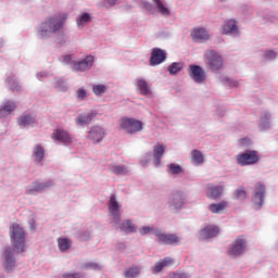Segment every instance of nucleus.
<instances>
[{"label":"nucleus","instance_id":"obj_17","mask_svg":"<svg viewBox=\"0 0 278 278\" xmlns=\"http://www.w3.org/2000/svg\"><path fill=\"white\" fill-rule=\"evenodd\" d=\"M273 113L268 110L261 111L258 119L260 131H268L273 128Z\"/></svg>","mask_w":278,"mask_h":278},{"label":"nucleus","instance_id":"obj_18","mask_svg":"<svg viewBox=\"0 0 278 278\" xmlns=\"http://www.w3.org/2000/svg\"><path fill=\"white\" fill-rule=\"evenodd\" d=\"M223 34L231 36V38H240V28L235 20H228L223 25Z\"/></svg>","mask_w":278,"mask_h":278},{"label":"nucleus","instance_id":"obj_55","mask_svg":"<svg viewBox=\"0 0 278 278\" xmlns=\"http://www.w3.org/2000/svg\"><path fill=\"white\" fill-rule=\"evenodd\" d=\"M141 166H147L149 164V159H143L140 161Z\"/></svg>","mask_w":278,"mask_h":278},{"label":"nucleus","instance_id":"obj_13","mask_svg":"<svg viewBox=\"0 0 278 278\" xmlns=\"http://www.w3.org/2000/svg\"><path fill=\"white\" fill-rule=\"evenodd\" d=\"M154 236L161 244L176 245L181 242V239L175 233H164L162 230H154Z\"/></svg>","mask_w":278,"mask_h":278},{"label":"nucleus","instance_id":"obj_41","mask_svg":"<svg viewBox=\"0 0 278 278\" xmlns=\"http://www.w3.org/2000/svg\"><path fill=\"white\" fill-rule=\"evenodd\" d=\"M167 173L168 175H180L184 173V168L179 164L172 163L167 165Z\"/></svg>","mask_w":278,"mask_h":278},{"label":"nucleus","instance_id":"obj_27","mask_svg":"<svg viewBox=\"0 0 278 278\" xmlns=\"http://www.w3.org/2000/svg\"><path fill=\"white\" fill-rule=\"evenodd\" d=\"M7 88L11 90L12 92H22L23 91V86L18 81V78H16V75L11 74L8 76L5 79Z\"/></svg>","mask_w":278,"mask_h":278},{"label":"nucleus","instance_id":"obj_31","mask_svg":"<svg viewBox=\"0 0 278 278\" xmlns=\"http://www.w3.org/2000/svg\"><path fill=\"white\" fill-rule=\"evenodd\" d=\"M152 1L161 16H164V18H168V16H170V9H168V5H166V2L164 0Z\"/></svg>","mask_w":278,"mask_h":278},{"label":"nucleus","instance_id":"obj_46","mask_svg":"<svg viewBox=\"0 0 278 278\" xmlns=\"http://www.w3.org/2000/svg\"><path fill=\"white\" fill-rule=\"evenodd\" d=\"M157 229L160 228H153V226H142L141 228H139V233L140 236H147L149 233L155 236V230Z\"/></svg>","mask_w":278,"mask_h":278},{"label":"nucleus","instance_id":"obj_1","mask_svg":"<svg viewBox=\"0 0 278 278\" xmlns=\"http://www.w3.org/2000/svg\"><path fill=\"white\" fill-rule=\"evenodd\" d=\"M68 15L66 13H59L46 18V21L41 22L37 27V36L40 40H49V38H53V36H58L62 29H64V25Z\"/></svg>","mask_w":278,"mask_h":278},{"label":"nucleus","instance_id":"obj_12","mask_svg":"<svg viewBox=\"0 0 278 278\" xmlns=\"http://www.w3.org/2000/svg\"><path fill=\"white\" fill-rule=\"evenodd\" d=\"M53 180L46 181H34L31 185L26 187V194H40V192H45V190H49V188H53Z\"/></svg>","mask_w":278,"mask_h":278},{"label":"nucleus","instance_id":"obj_60","mask_svg":"<svg viewBox=\"0 0 278 278\" xmlns=\"http://www.w3.org/2000/svg\"><path fill=\"white\" fill-rule=\"evenodd\" d=\"M219 1H222V2H223V1H225V0H219Z\"/></svg>","mask_w":278,"mask_h":278},{"label":"nucleus","instance_id":"obj_14","mask_svg":"<svg viewBox=\"0 0 278 278\" xmlns=\"http://www.w3.org/2000/svg\"><path fill=\"white\" fill-rule=\"evenodd\" d=\"M87 138L93 144H98L99 142H102L103 138H105V128L99 125L91 126L87 134Z\"/></svg>","mask_w":278,"mask_h":278},{"label":"nucleus","instance_id":"obj_42","mask_svg":"<svg viewBox=\"0 0 278 278\" xmlns=\"http://www.w3.org/2000/svg\"><path fill=\"white\" fill-rule=\"evenodd\" d=\"M61 62L63 64H66V66H70V68L73 71V65L75 64V55L73 54H65L61 56Z\"/></svg>","mask_w":278,"mask_h":278},{"label":"nucleus","instance_id":"obj_16","mask_svg":"<svg viewBox=\"0 0 278 278\" xmlns=\"http://www.w3.org/2000/svg\"><path fill=\"white\" fill-rule=\"evenodd\" d=\"M189 77L194 81V84H203L207 76L205 75V71L201 65H189Z\"/></svg>","mask_w":278,"mask_h":278},{"label":"nucleus","instance_id":"obj_29","mask_svg":"<svg viewBox=\"0 0 278 278\" xmlns=\"http://www.w3.org/2000/svg\"><path fill=\"white\" fill-rule=\"evenodd\" d=\"M14 110H16V102L12 100L4 102V104L0 106V118H7Z\"/></svg>","mask_w":278,"mask_h":278},{"label":"nucleus","instance_id":"obj_45","mask_svg":"<svg viewBox=\"0 0 278 278\" xmlns=\"http://www.w3.org/2000/svg\"><path fill=\"white\" fill-rule=\"evenodd\" d=\"M278 52L275 50H265L263 58L266 62H273L274 60H277Z\"/></svg>","mask_w":278,"mask_h":278},{"label":"nucleus","instance_id":"obj_33","mask_svg":"<svg viewBox=\"0 0 278 278\" xmlns=\"http://www.w3.org/2000/svg\"><path fill=\"white\" fill-rule=\"evenodd\" d=\"M142 273V266L131 265L124 270L125 278H138Z\"/></svg>","mask_w":278,"mask_h":278},{"label":"nucleus","instance_id":"obj_57","mask_svg":"<svg viewBox=\"0 0 278 278\" xmlns=\"http://www.w3.org/2000/svg\"><path fill=\"white\" fill-rule=\"evenodd\" d=\"M30 229H36V225L34 224V219L30 223Z\"/></svg>","mask_w":278,"mask_h":278},{"label":"nucleus","instance_id":"obj_4","mask_svg":"<svg viewBox=\"0 0 278 278\" xmlns=\"http://www.w3.org/2000/svg\"><path fill=\"white\" fill-rule=\"evenodd\" d=\"M249 247V242L244 236H239L235 239L232 243H230L227 248V256L228 257H240V255H244L247 253V249Z\"/></svg>","mask_w":278,"mask_h":278},{"label":"nucleus","instance_id":"obj_54","mask_svg":"<svg viewBox=\"0 0 278 278\" xmlns=\"http://www.w3.org/2000/svg\"><path fill=\"white\" fill-rule=\"evenodd\" d=\"M141 7H143L144 10H147L148 12H153V4H151L147 1H142Z\"/></svg>","mask_w":278,"mask_h":278},{"label":"nucleus","instance_id":"obj_52","mask_svg":"<svg viewBox=\"0 0 278 278\" xmlns=\"http://www.w3.org/2000/svg\"><path fill=\"white\" fill-rule=\"evenodd\" d=\"M118 3H121V0H103L102 5L103 8H112L118 5Z\"/></svg>","mask_w":278,"mask_h":278},{"label":"nucleus","instance_id":"obj_50","mask_svg":"<svg viewBox=\"0 0 278 278\" xmlns=\"http://www.w3.org/2000/svg\"><path fill=\"white\" fill-rule=\"evenodd\" d=\"M127 249V243L125 241H117L115 244V251H119V253H125Z\"/></svg>","mask_w":278,"mask_h":278},{"label":"nucleus","instance_id":"obj_15","mask_svg":"<svg viewBox=\"0 0 278 278\" xmlns=\"http://www.w3.org/2000/svg\"><path fill=\"white\" fill-rule=\"evenodd\" d=\"M225 192V184L219 182L218 185H207L206 187V197L212 199L213 201H218V199L223 198V193Z\"/></svg>","mask_w":278,"mask_h":278},{"label":"nucleus","instance_id":"obj_47","mask_svg":"<svg viewBox=\"0 0 278 278\" xmlns=\"http://www.w3.org/2000/svg\"><path fill=\"white\" fill-rule=\"evenodd\" d=\"M235 197L238 201H244L247 199V191L244 188L239 187L235 191Z\"/></svg>","mask_w":278,"mask_h":278},{"label":"nucleus","instance_id":"obj_58","mask_svg":"<svg viewBox=\"0 0 278 278\" xmlns=\"http://www.w3.org/2000/svg\"><path fill=\"white\" fill-rule=\"evenodd\" d=\"M0 49H3V42L0 41Z\"/></svg>","mask_w":278,"mask_h":278},{"label":"nucleus","instance_id":"obj_36","mask_svg":"<svg viewBox=\"0 0 278 278\" xmlns=\"http://www.w3.org/2000/svg\"><path fill=\"white\" fill-rule=\"evenodd\" d=\"M218 79L224 86H228L229 88H238V86H240V81H238L237 79L230 78L224 74L219 75Z\"/></svg>","mask_w":278,"mask_h":278},{"label":"nucleus","instance_id":"obj_59","mask_svg":"<svg viewBox=\"0 0 278 278\" xmlns=\"http://www.w3.org/2000/svg\"><path fill=\"white\" fill-rule=\"evenodd\" d=\"M0 278H5V276L4 275H0Z\"/></svg>","mask_w":278,"mask_h":278},{"label":"nucleus","instance_id":"obj_20","mask_svg":"<svg viewBox=\"0 0 278 278\" xmlns=\"http://www.w3.org/2000/svg\"><path fill=\"white\" fill-rule=\"evenodd\" d=\"M220 229L216 225H207L200 230V240L216 238Z\"/></svg>","mask_w":278,"mask_h":278},{"label":"nucleus","instance_id":"obj_23","mask_svg":"<svg viewBox=\"0 0 278 278\" xmlns=\"http://www.w3.org/2000/svg\"><path fill=\"white\" fill-rule=\"evenodd\" d=\"M136 88L139 91V94L142 97H153V90H151V85L144 80V78L136 79Z\"/></svg>","mask_w":278,"mask_h":278},{"label":"nucleus","instance_id":"obj_21","mask_svg":"<svg viewBox=\"0 0 278 278\" xmlns=\"http://www.w3.org/2000/svg\"><path fill=\"white\" fill-rule=\"evenodd\" d=\"M163 62H166V51L160 48L152 49V53L150 58V66H157Z\"/></svg>","mask_w":278,"mask_h":278},{"label":"nucleus","instance_id":"obj_24","mask_svg":"<svg viewBox=\"0 0 278 278\" xmlns=\"http://www.w3.org/2000/svg\"><path fill=\"white\" fill-rule=\"evenodd\" d=\"M94 116H97V111L91 110L87 113L79 114L75 119V123L80 127H86V125H90V123H92V121L94 119Z\"/></svg>","mask_w":278,"mask_h":278},{"label":"nucleus","instance_id":"obj_11","mask_svg":"<svg viewBox=\"0 0 278 278\" xmlns=\"http://www.w3.org/2000/svg\"><path fill=\"white\" fill-rule=\"evenodd\" d=\"M184 192L175 191L168 197L167 205L168 210H170L172 212H179L180 210H184Z\"/></svg>","mask_w":278,"mask_h":278},{"label":"nucleus","instance_id":"obj_43","mask_svg":"<svg viewBox=\"0 0 278 278\" xmlns=\"http://www.w3.org/2000/svg\"><path fill=\"white\" fill-rule=\"evenodd\" d=\"M181 68H184V64H181V62H174L167 67V71L169 75H177Z\"/></svg>","mask_w":278,"mask_h":278},{"label":"nucleus","instance_id":"obj_56","mask_svg":"<svg viewBox=\"0 0 278 278\" xmlns=\"http://www.w3.org/2000/svg\"><path fill=\"white\" fill-rule=\"evenodd\" d=\"M241 144H249V139H247V138L241 139Z\"/></svg>","mask_w":278,"mask_h":278},{"label":"nucleus","instance_id":"obj_30","mask_svg":"<svg viewBox=\"0 0 278 278\" xmlns=\"http://www.w3.org/2000/svg\"><path fill=\"white\" fill-rule=\"evenodd\" d=\"M31 157L36 164H40L45 160V148L40 143L34 146Z\"/></svg>","mask_w":278,"mask_h":278},{"label":"nucleus","instance_id":"obj_51","mask_svg":"<svg viewBox=\"0 0 278 278\" xmlns=\"http://www.w3.org/2000/svg\"><path fill=\"white\" fill-rule=\"evenodd\" d=\"M62 278H86V275L81 273H65L62 275Z\"/></svg>","mask_w":278,"mask_h":278},{"label":"nucleus","instance_id":"obj_8","mask_svg":"<svg viewBox=\"0 0 278 278\" xmlns=\"http://www.w3.org/2000/svg\"><path fill=\"white\" fill-rule=\"evenodd\" d=\"M94 66V55L89 54L73 64L74 73H89Z\"/></svg>","mask_w":278,"mask_h":278},{"label":"nucleus","instance_id":"obj_32","mask_svg":"<svg viewBox=\"0 0 278 278\" xmlns=\"http://www.w3.org/2000/svg\"><path fill=\"white\" fill-rule=\"evenodd\" d=\"M165 148L163 144H156L153 148V157L155 168L160 167L162 164V155H164Z\"/></svg>","mask_w":278,"mask_h":278},{"label":"nucleus","instance_id":"obj_28","mask_svg":"<svg viewBox=\"0 0 278 278\" xmlns=\"http://www.w3.org/2000/svg\"><path fill=\"white\" fill-rule=\"evenodd\" d=\"M35 124L36 117L31 114L24 113L17 118V125L21 127V129H25V127H34Z\"/></svg>","mask_w":278,"mask_h":278},{"label":"nucleus","instance_id":"obj_35","mask_svg":"<svg viewBox=\"0 0 278 278\" xmlns=\"http://www.w3.org/2000/svg\"><path fill=\"white\" fill-rule=\"evenodd\" d=\"M205 162V156L202 151L192 150L191 151V163L193 166H201Z\"/></svg>","mask_w":278,"mask_h":278},{"label":"nucleus","instance_id":"obj_49","mask_svg":"<svg viewBox=\"0 0 278 278\" xmlns=\"http://www.w3.org/2000/svg\"><path fill=\"white\" fill-rule=\"evenodd\" d=\"M84 268H88L90 270H101L103 267L98 263L88 262L84 264Z\"/></svg>","mask_w":278,"mask_h":278},{"label":"nucleus","instance_id":"obj_7","mask_svg":"<svg viewBox=\"0 0 278 278\" xmlns=\"http://www.w3.org/2000/svg\"><path fill=\"white\" fill-rule=\"evenodd\" d=\"M264 199H266V185L256 182L252 192L253 210H262Z\"/></svg>","mask_w":278,"mask_h":278},{"label":"nucleus","instance_id":"obj_53","mask_svg":"<svg viewBox=\"0 0 278 278\" xmlns=\"http://www.w3.org/2000/svg\"><path fill=\"white\" fill-rule=\"evenodd\" d=\"M48 77H51V73H48V72L37 73V79L39 81H43L45 79H48Z\"/></svg>","mask_w":278,"mask_h":278},{"label":"nucleus","instance_id":"obj_6","mask_svg":"<svg viewBox=\"0 0 278 278\" xmlns=\"http://www.w3.org/2000/svg\"><path fill=\"white\" fill-rule=\"evenodd\" d=\"M142 121L136 119V118H127L124 117L119 122V127L126 134H129L130 136H134V134H138V131H142L143 128Z\"/></svg>","mask_w":278,"mask_h":278},{"label":"nucleus","instance_id":"obj_39","mask_svg":"<svg viewBox=\"0 0 278 278\" xmlns=\"http://www.w3.org/2000/svg\"><path fill=\"white\" fill-rule=\"evenodd\" d=\"M58 247L61 253H66L71 247H73V241L68 238H59L58 239Z\"/></svg>","mask_w":278,"mask_h":278},{"label":"nucleus","instance_id":"obj_5","mask_svg":"<svg viewBox=\"0 0 278 278\" xmlns=\"http://www.w3.org/2000/svg\"><path fill=\"white\" fill-rule=\"evenodd\" d=\"M16 252L12 247H5L3 253L1 254V264L5 273H13L16 268Z\"/></svg>","mask_w":278,"mask_h":278},{"label":"nucleus","instance_id":"obj_48","mask_svg":"<svg viewBox=\"0 0 278 278\" xmlns=\"http://www.w3.org/2000/svg\"><path fill=\"white\" fill-rule=\"evenodd\" d=\"M77 236L83 242H87V240H90V231L88 230H79L77 231Z\"/></svg>","mask_w":278,"mask_h":278},{"label":"nucleus","instance_id":"obj_38","mask_svg":"<svg viewBox=\"0 0 278 278\" xmlns=\"http://www.w3.org/2000/svg\"><path fill=\"white\" fill-rule=\"evenodd\" d=\"M90 21H92V17L89 13H81L76 18L77 27L79 29H84L85 26L88 25V23H90Z\"/></svg>","mask_w":278,"mask_h":278},{"label":"nucleus","instance_id":"obj_25","mask_svg":"<svg viewBox=\"0 0 278 278\" xmlns=\"http://www.w3.org/2000/svg\"><path fill=\"white\" fill-rule=\"evenodd\" d=\"M191 38L194 42H206V40H210V33L203 27L193 28Z\"/></svg>","mask_w":278,"mask_h":278},{"label":"nucleus","instance_id":"obj_10","mask_svg":"<svg viewBox=\"0 0 278 278\" xmlns=\"http://www.w3.org/2000/svg\"><path fill=\"white\" fill-rule=\"evenodd\" d=\"M109 214L113 218L114 225H118L121 223V208L123 207L118 200H116V194H111L110 200L108 202Z\"/></svg>","mask_w":278,"mask_h":278},{"label":"nucleus","instance_id":"obj_22","mask_svg":"<svg viewBox=\"0 0 278 278\" xmlns=\"http://www.w3.org/2000/svg\"><path fill=\"white\" fill-rule=\"evenodd\" d=\"M119 231H123L124 233H136L138 231V226L136 225V223H134L132 219H124L121 222L119 219V223L118 224H115Z\"/></svg>","mask_w":278,"mask_h":278},{"label":"nucleus","instance_id":"obj_44","mask_svg":"<svg viewBox=\"0 0 278 278\" xmlns=\"http://www.w3.org/2000/svg\"><path fill=\"white\" fill-rule=\"evenodd\" d=\"M89 97L88 90L84 87L76 90V99L78 102L86 101Z\"/></svg>","mask_w":278,"mask_h":278},{"label":"nucleus","instance_id":"obj_40","mask_svg":"<svg viewBox=\"0 0 278 278\" xmlns=\"http://www.w3.org/2000/svg\"><path fill=\"white\" fill-rule=\"evenodd\" d=\"M92 92L96 97H103L108 92V86L103 84L92 85Z\"/></svg>","mask_w":278,"mask_h":278},{"label":"nucleus","instance_id":"obj_26","mask_svg":"<svg viewBox=\"0 0 278 278\" xmlns=\"http://www.w3.org/2000/svg\"><path fill=\"white\" fill-rule=\"evenodd\" d=\"M173 258L170 256H166L164 258H161L159 262H156L151 268L152 275H160L164 268L167 266H170L173 264Z\"/></svg>","mask_w":278,"mask_h":278},{"label":"nucleus","instance_id":"obj_34","mask_svg":"<svg viewBox=\"0 0 278 278\" xmlns=\"http://www.w3.org/2000/svg\"><path fill=\"white\" fill-rule=\"evenodd\" d=\"M227 201H222L218 203H211L207 206L208 212H211V214H223V212H225V210H227Z\"/></svg>","mask_w":278,"mask_h":278},{"label":"nucleus","instance_id":"obj_9","mask_svg":"<svg viewBox=\"0 0 278 278\" xmlns=\"http://www.w3.org/2000/svg\"><path fill=\"white\" fill-rule=\"evenodd\" d=\"M237 164L239 166H252L260 162V156H257L256 151H247L236 155Z\"/></svg>","mask_w":278,"mask_h":278},{"label":"nucleus","instance_id":"obj_3","mask_svg":"<svg viewBox=\"0 0 278 278\" xmlns=\"http://www.w3.org/2000/svg\"><path fill=\"white\" fill-rule=\"evenodd\" d=\"M204 64L208 71L216 73L220 71L224 66L223 56L216 50H206L203 55Z\"/></svg>","mask_w":278,"mask_h":278},{"label":"nucleus","instance_id":"obj_2","mask_svg":"<svg viewBox=\"0 0 278 278\" xmlns=\"http://www.w3.org/2000/svg\"><path fill=\"white\" fill-rule=\"evenodd\" d=\"M11 244L15 254L25 253V244L27 242V232L21 225L13 223L9 228Z\"/></svg>","mask_w":278,"mask_h":278},{"label":"nucleus","instance_id":"obj_37","mask_svg":"<svg viewBox=\"0 0 278 278\" xmlns=\"http://www.w3.org/2000/svg\"><path fill=\"white\" fill-rule=\"evenodd\" d=\"M109 168L113 175H129V168L123 164H112Z\"/></svg>","mask_w":278,"mask_h":278},{"label":"nucleus","instance_id":"obj_19","mask_svg":"<svg viewBox=\"0 0 278 278\" xmlns=\"http://www.w3.org/2000/svg\"><path fill=\"white\" fill-rule=\"evenodd\" d=\"M52 139L54 142H61L62 144H71L73 142V137L68 134V131L64 129H56L52 134Z\"/></svg>","mask_w":278,"mask_h":278}]
</instances>
